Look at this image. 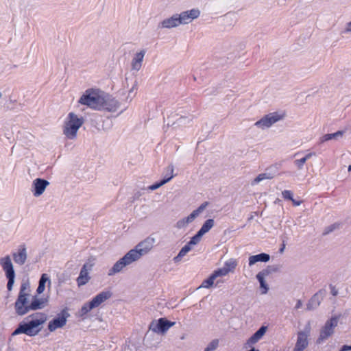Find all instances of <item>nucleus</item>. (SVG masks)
<instances>
[{
    "label": "nucleus",
    "instance_id": "9d476101",
    "mask_svg": "<svg viewBox=\"0 0 351 351\" xmlns=\"http://www.w3.org/2000/svg\"><path fill=\"white\" fill-rule=\"evenodd\" d=\"M338 317H332L327 321L323 328L321 329L319 337L317 339L318 343H321L324 340L328 339L333 334L335 328L337 326Z\"/></svg>",
    "mask_w": 351,
    "mask_h": 351
},
{
    "label": "nucleus",
    "instance_id": "4468645a",
    "mask_svg": "<svg viewBox=\"0 0 351 351\" xmlns=\"http://www.w3.org/2000/svg\"><path fill=\"white\" fill-rule=\"evenodd\" d=\"M92 265L84 264L81 269L79 276L77 278V283L79 287L86 285L90 280L88 270H90Z\"/></svg>",
    "mask_w": 351,
    "mask_h": 351
},
{
    "label": "nucleus",
    "instance_id": "72a5a7b5",
    "mask_svg": "<svg viewBox=\"0 0 351 351\" xmlns=\"http://www.w3.org/2000/svg\"><path fill=\"white\" fill-rule=\"evenodd\" d=\"M219 345V340L214 339L207 346V348L204 350V351H214Z\"/></svg>",
    "mask_w": 351,
    "mask_h": 351
},
{
    "label": "nucleus",
    "instance_id": "c9c22d12",
    "mask_svg": "<svg viewBox=\"0 0 351 351\" xmlns=\"http://www.w3.org/2000/svg\"><path fill=\"white\" fill-rule=\"evenodd\" d=\"M339 226L338 224L337 223H334L330 226H328L326 229V231L324 232V234H328L329 232H332V230H334L335 229H336L337 227Z\"/></svg>",
    "mask_w": 351,
    "mask_h": 351
},
{
    "label": "nucleus",
    "instance_id": "f03ea898",
    "mask_svg": "<svg viewBox=\"0 0 351 351\" xmlns=\"http://www.w3.org/2000/svg\"><path fill=\"white\" fill-rule=\"evenodd\" d=\"M154 239L147 238L140 242L134 249L130 250L123 258L117 261L109 270L108 275L112 276L120 272L125 266L138 261L142 256L148 253L153 247Z\"/></svg>",
    "mask_w": 351,
    "mask_h": 351
},
{
    "label": "nucleus",
    "instance_id": "20e7f679",
    "mask_svg": "<svg viewBox=\"0 0 351 351\" xmlns=\"http://www.w3.org/2000/svg\"><path fill=\"white\" fill-rule=\"evenodd\" d=\"M104 94L99 90L88 89L80 97L79 103L94 110H101Z\"/></svg>",
    "mask_w": 351,
    "mask_h": 351
},
{
    "label": "nucleus",
    "instance_id": "9b49d317",
    "mask_svg": "<svg viewBox=\"0 0 351 351\" xmlns=\"http://www.w3.org/2000/svg\"><path fill=\"white\" fill-rule=\"evenodd\" d=\"M228 274V271L223 267L215 270L207 279L203 280L199 287L210 288L214 285L217 278L227 276Z\"/></svg>",
    "mask_w": 351,
    "mask_h": 351
},
{
    "label": "nucleus",
    "instance_id": "b1692460",
    "mask_svg": "<svg viewBox=\"0 0 351 351\" xmlns=\"http://www.w3.org/2000/svg\"><path fill=\"white\" fill-rule=\"evenodd\" d=\"M208 202L201 204L196 210H193L186 218V222L193 221L207 206Z\"/></svg>",
    "mask_w": 351,
    "mask_h": 351
},
{
    "label": "nucleus",
    "instance_id": "bb28decb",
    "mask_svg": "<svg viewBox=\"0 0 351 351\" xmlns=\"http://www.w3.org/2000/svg\"><path fill=\"white\" fill-rule=\"evenodd\" d=\"M214 226V220L212 219H207L198 231L202 235L208 232Z\"/></svg>",
    "mask_w": 351,
    "mask_h": 351
},
{
    "label": "nucleus",
    "instance_id": "f8f14e48",
    "mask_svg": "<svg viewBox=\"0 0 351 351\" xmlns=\"http://www.w3.org/2000/svg\"><path fill=\"white\" fill-rule=\"evenodd\" d=\"M200 12L197 9H192L189 11L182 12L177 18L180 23L187 24L199 16Z\"/></svg>",
    "mask_w": 351,
    "mask_h": 351
},
{
    "label": "nucleus",
    "instance_id": "4be33fe9",
    "mask_svg": "<svg viewBox=\"0 0 351 351\" xmlns=\"http://www.w3.org/2000/svg\"><path fill=\"white\" fill-rule=\"evenodd\" d=\"M145 53V51L142 50L136 54L132 62V69L138 71L141 68Z\"/></svg>",
    "mask_w": 351,
    "mask_h": 351
},
{
    "label": "nucleus",
    "instance_id": "cd10ccee",
    "mask_svg": "<svg viewBox=\"0 0 351 351\" xmlns=\"http://www.w3.org/2000/svg\"><path fill=\"white\" fill-rule=\"evenodd\" d=\"M237 265V262L234 259H230L225 262L223 267L226 268L228 272L233 271Z\"/></svg>",
    "mask_w": 351,
    "mask_h": 351
},
{
    "label": "nucleus",
    "instance_id": "2eb2a0df",
    "mask_svg": "<svg viewBox=\"0 0 351 351\" xmlns=\"http://www.w3.org/2000/svg\"><path fill=\"white\" fill-rule=\"evenodd\" d=\"M49 184V182L41 178L35 179L33 182L34 186V195L38 197L42 195Z\"/></svg>",
    "mask_w": 351,
    "mask_h": 351
},
{
    "label": "nucleus",
    "instance_id": "6e6552de",
    "mask_svg": "<svg viewBox=\"0 0 351 351\" xmlns=\"http://www.w3.org/2000/svg\"><path fill=\"white\" fill-rule=\"evenodd\" d=\"M174 324V322L168 321L165 318H160L157 320H153L149 324V329L155 333L163 335L173 326Z\"/></svg>",
    "mask_w": 351,
    "mask_h": 351
},
{
    "label": "nucleus",
    "instance_id": "412c9836",
    "mask_svg": "<svg viewBox=\"0 0 351 351\" xmlns=\"http://www.w3.org/2000/svg\"><path fill=\"white\" fill-rule=\"evenodd\" d=\"M269 255L265 253L250 256L249 257V265L252 266L257 262H267L269 261Z\"/></svg>",
    "mask_w": 351,
    "mask_h": 351
},
{
    "label": "nucleus",
    "instance_id": "58836bf2",
    "mask_svg": "<svg viewBox=\"0 0 351 351\" xmlns=\"http://www.w3.org/2000/svg\"><path fill=\"white\" fill-rule=\"evenodd\" d=\"M315 153L311 152V153L307 154L304 158H305L306 160H307L309 158H311L313 156H315Z\"/></svg>",
    "mask_w": 351,
    "mask_h": 351
},
{
    "label": "nucleus",
    "instance_id": "ddd939ff",
    "mask_svg": "<svg viewBox=\"0 0 351 351\" xmlns=\"http://www.w3.org/2000/svg\"><path fill=\"white\" fill-rule=\"evenodd\" d=\"M101 110L115 111L119 107L118 101L108 94H104Z\"/></svg>",
    "mask_w": 351,
    "mask_h": 351
},
{
    "label": "nucleus",
    "instance_id": "a211bd4d",
    "mask_svg": "<svg viewBox=\"0 0 351 351\" xmlns=\"http://www.w3.org/2000/svg\"><path fill=\"white\" fill-rule=\"evenodd\" d=\"M14 261L19 265H23L27 259V253L25 246L21 245L17 252L12 254Z\"/></svg>",
    "mask_w": 351,
    "mask_h": 351
},
{
    "label": "nucleus",
    "instance_id": "a18cd8bd",
    "mask_svg": "<svg viewBox=\"0 0 351 351\" xmlns=\"http://www.w3.org/2000/svg\"><path fill=\"white\" fill-rule=\"evenodd\" d=\"M284 247H285V246L283 245V247H281V249H280V252H282V251H283Z\"/></svg>",
    "mask_w": 351,
    "mask_h": 351
},
{
    "label": "nucleus",
    "instance_id": "f257e3e1",
    "mask_svg": "<svg viewBox=\"0 0 351 351\" xmlns=\"http://www.w3.org/2000/svg\"><path fill=\"white\" fill-rule=\"evenodd\" d=\"M30 287L27 282L21 285L18 297L14 303V308L18 315L22 316L31 311H36L43 308L47 303V300L39 298L36 295L32 298L30 301Z\"/></svg>",
    "mask_w": 351,
    "mask_h": 351
},
{
    "label": "nucleus",
    "instance_id": "f704fd0d",
    "mask_svg": "<svg viewBox=\"0 0 351 351\" xmlns=\"http://www.w3.org/2000/svg\"><path fill=\"white\" fill-rule=\"evenodd\" d=\"M306 162V160L303 157L301 159L295 160V165L298 167V168L299 169H301L303 167V166H304V165L305 164Z\"/></svg>",
    "mask_w": 351,
    "mask_h": 351
},
{
    "label": "nucleus",
    "instance_id": "393cba45",
    "mask_svg": "<svg viewBox=\"0 0 351 351\" xmlns=\"http://www.w3.org/2000/svg\"><path fill=\"white\" fill-rule=\"evenodd\" d=\"M47 281L49 282V284L51 283L50 280H49V278L47 276V274H43L41 276V278H40V280H39L38 287V288L36 289L37 293L40 294V293H42L45 291V283H46Z\"/></svg>",
    "mask_w": 351,
    "mask_h": 351
},
{
    "label": "nucleus",
    "instance_id": "423d86ee",
    "mask_svg": "<svg viewBox=\"0 0 351 351\" xmlns=\"http://www.w3.org/2000/svg\"><path fill=\"white\" fill-rule=\"evenodd\" d=\"M112 293L110 291H102L94 297L91 301L85 303L81 308L80 312L82 315H85L90 311L93 308L98 307L101 304L108 299L110 298Z\"/></svg>",
    "mask_w": 351,
    "mask_h": 351
},
{
    "label": "nucleus",
    "instance_id": "4c0bfd02",
    "mask_svg": "<svg viewBox=\"0 0 351 351\" xmlns=\"http://www.w3.org/2000/svg\"><path fill=\"white\" fill-rule=\"evenodd\" d=\"M331 293L333 296H336L337 295V290L335 289L334 286L330 285Z\"/></svg>",
    "mask_w": 351,
    "mask_h": 351
},
{
    "label": "nucleus",
    "instance_id": "39448f33",
    "mask_svg": "<svg viewBox=\"0 0 351 351\" xmlns=\"http://www.w3.org/2000/svg\"><path fill=\"white\" fill-rule=\"evenodd\" d=\"M83 123L84 120L82 118H79L73 112H69L64 122L63 128L64 134L69 139H74L77 136L78 130Z\"/></svg>",
    "mask_w": 351,
    "mask_h": 351
},
{
    "label": "nucleus",
    "instance_id": "aec40b11",
    "mask_svg": "<svg viewBox=\"0 0 351 351\" xmlns=\"http://www.w3.org/2000/svg\"><path fill=\"white\" fill-rule=\"evenodd\" d=\"M270 274V270L269 269H263L256 275V278L260 282L261 287L263 289V293H266L268 290L267 284L265 282V278Z\"/></svg>",
    "mask_w": 351,
    "mask_h": 351
},
{
    "label": "nucleus",
    "instance_id": "a878e982",
    "mask_svg": "<svg viewBox=\"0 0 351 351\" xmlns=\"http://www.w3.org/2000/svg\"><path fill=\"white\" fill-rule=\"evenodd\" d=\"M282 195L285 199L291 200L295 206H300L302 204V201H296L293 198V193L289 190L283 191Z\"/></svg>",
    "mask_w": 351,
    "mask_h": 351
},
{
    "label": "nucleus",
    "instance_id": "6ab92c4d",
    "mask_svg": "<svg viewBox=\"0 0 351 351\" xmlns=\"http://www.w3.org/2000/svg\"><path fill=\"white\" fill-rule=\"evenodd\" d=\"M267 330L266 326L261 327L246 342V346H252L257 343L265 335Z\"/></svg>",
    "mask_w": 351,
    "mask_h": 351
},
{
    "label": "nucleus",
    "instance_id": "f3484780",
    "mask_svg": "<svg viewBox=\"0 0 351 351\" xmlns=\"http://www.w3.org/2000/svg\"><path fill=\"white\" fill-rule=\"evenodd\" d=\"M66 323V317H56L49 322L48 329L50 332H53L58 328H62Z\"/></svg>",
    "mask_w": 351,
    "mask_h": 351
},
{
    "label": "nucleus",
    "instance_id": "79ce46f5",
    "mask_svg": "<svg viewBox=\"0 0 351 351\" xmlns=\"http://www.w3.org/2000/svg\"><path fill=\"white\" fill-rule=\"evenodd\" d=\"M248 351H259V350H256L254 348H252L251 350H250Z\"/></svg>",
    "mask_w": 351,
    "mask_h": 351
},
{
    "label": "nucleus",
    "instance_id": "473e14b6",
    "mask_svg": "<svg viewBox=\"0 0 351 351\" xmlns=\"http://www.w3.org/2000/svg\"><path fill=\"white\" fill-rule=\"evenodd\" d=\"M203 235L199 233V232H197V234L195 235H194L191 239V240L189 241V244L191 245H196L197 243H198L200 240H201V238Z\"/></svg>",
    "mask_w": 351,
    "mask_h": 351
},
{
    "label": "nucleus",
    "instance_id": "1a4fd4ad",
    "mask_svg": "<svg viewBox=\"0 0 351 351\" xmlns=\"http://www.w3.org/2000/svg\"><path fill=\"white\" fill-rule=\"evenodd\" d=\"M285 117V112H282L280 114L278 112L269 113L261 119L259 121H256L255 123V125L261 128H269L276 122L282 119Z\"/></svg>",
    "mask_w": 351,
    "mask_h": 351
},
{
    "label": "nucleus",
    "instance_id": "37998d69",
    "mask_svg": "<svg viewBox=\"0 0 351 351\" xmlns=\"http://www.w3.org/2000/svg\"><path fill=\"white\" fill-rule=\"evenodd\" d=\"M348 171H351V165H349V167H348Z\"/></svg>",
    "mask_w": 351,
    "mask_h": 351
},
{
    "label": "nucleus",
    "instance_id": "c85d7f7f",
    "mask_svg": "<svg viewBox=\"0 0 351 351\" xmlns=\"http://www.w3.org/2000/svg\"><path fill=\"white\" fill-rule=\"evenodd\" d=\"M162 27H173L176 26V17L172 16L171 18L164 20L161 23Z\"/></svg>",
    "mask_w": 351,
    "mask_h": 351
},
{
    "label": "nucleus",
    "instance_id": "5701e85b",
    "mask_svg": "<svg viewBox=\"0 0 351 351\" xmlns=\"http://www.w3.org/2000/svg\"><path fill=\"white\" fill-rule=\"evenodd\" d=\"M170 174L169 176H165L162 180H160V182H156L154 183V184H152L150 186H148V189L151 191H154V190H156L157 189H158L159 187H160L161 186H162L163 184H165V183H167L168 181H169L173 177V168L171 167L170 169Z\"/></svg>",
    "mask_w": 351,
    "mask_h": 351
},
{
    "label": "nucleus",
    "instance_id": "0eeeda50",
    "mask_svg": "<svg viewBox=\"0 0 351 351\" xmlns=\"http://www.w3.org/2000/svg\"><path fill=\"white\" fill-rule=\"evenodd\" d=\"M0 265L3 270L5 271V276L8 280L7 289L10 291L12 289L14 283L15 272L10 256L8 255L0 258Z\"/></svg>",
    "mask_w": 351,
    "mask_h": 351
},
{
    "label": "nucleus",
    "instance_id": "c756f323",
    "mask_svg": "<svg viewBox=\"0 0 351 351\" xmlns=\"http://www.w3.org/2000/svg\"><path fill=\"white\" fill-rule=\"evenodd\" d=\"M342 134H343L342 132L338 131V132L332 133V134H325L322 136V141L324 142V141H327L331 140V139L335 138L339 136H341Z\"/></svg>",
    "mask_w": 351,
    "mask_h": 351
},
{
    "label": "nucleus",
    "instance_id": "a19ab883",
    "mask_svg": "<svg viewBox=\"0 0 351 351\" xmlns=\"http://www.w3.org/2000/svg\"><path fill=\"white\" fill-rule=\"evenodd\" d=\"M348 31H351V22L348 24Z\"/></svg>",
    "mask_w": 351,
    "mask_h": 351
},
{
    "label": "nucleus",
    "instance_id": "c03bdc74",
    "mask_svg": "<svg viewBox=\"0 0 351 351\" xmlns=\"http://www.w3.org/2000/svg\"><path fill=\"white\" fill-rule=\"evenodd\" d=\"M219 282H222V281H220V280H217V282H216V285L219 283Z\"/></svg>",
    "mask_w": 351,
    "mask_h": 351
},
{
    "label": "nucleus",
    "instance_id": "7c9ffc66",
    "mask_svg": "<svg viewBox=\"0 0 351 351\" xmlns=\"http://www.w3.org/2000/svg\"><path fill=\"white\" fill-rule=\"evenodd\" d=\"M191 245L187 243L180 251L178 254L177 255V259L183 257L184 255L186 254L191 250Z\"/></svg>",
    "mask_w": 351,
    "mask_h": 351
},
{
    "label": "nucleus",
    "instance_id": "7ed1b4c3",
    "mask_svg": "<svg viewBox=\"0 0 351 351\" xmlns=\"http://www.w3.org/2000/svg\"><path fill=\"white\" fill-rule=\"evenodd\" d=\"M47 316L45 313L37 312L25 317V320L19 324L13 332L12 335L25 334L28 336H35L42 330L43 325L46 322Z\"/></svg>",
    "mask_w": 351,
    "mask_h": 351
},
{
    "label": "nucleus",
    "instance_id": "e433bc0d",
    "mask_svg": "<svg viewBox=\"0 0 351 351\" xmlns=\"http://www.w3.org/2000/svg\"><path fill=\"white\" fill-rule=\"evenodd\" d=\"M348 350H351V346L344 345L340 349V351H348Z\"/></svg>",
    "mask_w": 351,
    "mask_h": 351
},
{
    "label": "nucleus",
    "instance_id": "dca6fc26",
    "mask_svg": "<svg viewBox=\"0 0 351 351\" xmlns=\"http://www.w3.org/2000/svg\"><path fill=\"white\" fill-rule=\"evenodd\" d=\"M308 346V337L304 332L298 333V339L293 351H303Z\"/></svg>",
    "mask_w": 351,
    "mask_h": 351
},
{
    "label": "nucleus",
    "instance_id": "ea45409f",
    "mask_svg": "<svg viewBox=\"0 0 351 351\" xmlns=\"http://www.w3.org/2000/svg\"><path fill=\"white\" fill-rule=\"evenodd\" d=\"M302 304L301 300H298L297 301V303H296V305H295V308L296 309H298V308H300L302 306Z\"/></svg>",
    "mask_w": 351,
    "mask_h": 351
},
{
    "label": "nucleus",
    "instance_id": "2f4dec72",
    "mask_svg": "<svg viewBox=\"0 0 351 351\" xmlns=\"http://www.w3.org/2000/svg\"><path fill=\"white\" fill-rule=\"evenodd\" d=\"M274 178V176L269 173H261L259 174L255 179H254V183H258L263 180L265 179H272Z\"/></svg>",
    "mask_w": 351,
    "mask_h": 351
}]
</instances>
